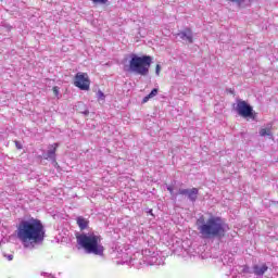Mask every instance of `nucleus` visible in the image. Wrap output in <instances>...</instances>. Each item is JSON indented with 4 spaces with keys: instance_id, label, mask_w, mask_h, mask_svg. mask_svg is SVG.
I'll list each match as a JSON object with an SVG mask.
<instances>
[{
    "instance_id": "393cba45",
    "label": "nucleus",
    "mask_w": 278,
    "mask_h": 278,
    "mask_svg": "<svg viewBox=\"0 0 278 278\" xmlns=\"http://www.w3.org/2000/svg\"><path fill=\"white\" fill-rule=\"evenodd\" d=\"M223 262H224V264H225V262H227V257H224Z\"/></svg>"
},
{
    "instance_id": "ddd939ff",
    "label": "nucleus",
    "mask_w": 278,
    "mask_h": 278,
    "mask_svg": "<svg viewBox=\"0 0 278 278\" xmlns=\"http://www.w3.org/2000/svg\"><path fill=\"white\" fill-rule=\"evenodd\" d=\"M121 257L122 260L117 261V264H127L128 266H134V263H131V260H134V254L129 257L127 253H123Z\"/></svg>"
},
{
    "instance_id": "f3484780",
    "label": "nucleus",
    "mask_w": 278,
    "mask_h": 278,
    "mask_svg": "<svg viewBox=\"0 0 278 278\" xmlns=\"http://www.w3.org/2000/svg\"><path fill=\"white\" fill-rule=\"evenodd\" d=\"M97 97L100 101H103L105 99V94L101 90L98 91Z\"/></svg>"
},
{
    "instance_id": "bb28decb",
    "label": "nucleus",
    "mask_w": 278,
    "mask_h": 278,
    "mask_svg": "<svg viewBox=\"0 0 278 278\" xmlns=\"http://www.w3.org/2000/svg\"><path fill=\"white\" fill-rule=\"evenodd\" d=\"M16 147H17V149H21V146H18V143H16Z\"/></svg>"
},
{
    "instance_id": "9d476101",
    "label": "nucleus",
    "mask_w": 278,
    "mask_h": 278,
    "mask_svg": "<svg viewBox=\"0 0 278 278\" xmlns=\"http://www.w3.org/2000/svg\"><path fill=\"white\" fill-rule=\"evenodd\" d=\"M59 143H53L48 147V151L43 154L45 160H50L51 162H55V152L58 151Z\"/></svg>"
},
{
    "instance_id": "4be33fe9",
    "label": "nucleus",
    "mask_w": 278,
    "mask_h": 278,
    "mask_svg": "<svg viewBox=\"0 0 278 278\" xmlns=\"http://www.w3.org/2000/svg\"><path fill=\"white\" fill-rule=\"evenodd\" d=\"M231 1L232 3H241L242 0H228Z\"/></svg>"
},
{
    "instance_id": "b1692460",
    "label": "nucleus",
    "mask_w": 278,
    "mask_h": 278,
    "mask_svg": "<svg viewBox=\"0 0 278 278\" xmlns=\"http://www.w3.org/2000/svg\"><path fill=\"white\" fill-rule=\"evenodd\" d=\"M84 114H85V116H87V114H89V112H88V111H85Z\"/></svg>"
},
{
    "instance_id": "2eb2a0df",
    "label": "nucleus",
    "mask_w": 278,
    "mask_h": 278,
    "mask_svg": "<svg viewBox=\"0 0 278 278\" xmlns=\"http://www.w3.org/2000/svg\"><path fill=\"white\" fill-rule=\"evenodd\" d=\"M271 125H268L266 128H261L260 130V136L264 137V136H271L273 132H271Z\"/></svg>"
},
{
    "instance_id": "dca6fc26",
    "label": "nucleus",
    "mask_w": 278,
    "mask_h": 278,
    "mask_svg": "<svg viewBox=\"0 0 278 278\" xmlns=\"http://www.w3.org/2000/svg\"><path fill=\"white\" fill-rule=\"evenodd\" d=\"M91 1L96 5H105V3H108V0H91Z\"/></svg>"
},
{
    "instance_id": "5701e85b",
    "label": "nucleus",
    "mask_w": 278,
    "mask_h": 278,
    "mask_svg": "<svg viewBox=\"0 0 278 278\" xmlns=\"http://www.w3.org/2000/svg\"><path fill=\"white\" fill-rule=\"evenodd\" d=\"M167 190H168V192H169L170 194H173V187L168 186V187H167Z\"/></svg>"
},
{
    "instance_id": "6ab92c4d",
    "label": "nucleus",
    "mask_w": 278,
    "mask_h": 278,
    "mask_svg": "<svg viewBox=\"0 0 278 278\" xmlns=\"http://www.w3.org/2000/svg\"><path fill=\"white\" fill-rule=\"evenodd\" d=\"M160 71H162V67L160 66V64H157L156 70H155V74L160 75Z\"/></svg>"
},
{
    "instance_id": "39448f33",
    "label": "nucleus",
    "mask_w": 278,
    "mask_h": 278,
    "mask_svg": "<svg viewBox=\"0 0 278 278\" xmlns=\"http://www.w3.org/2000/svg\"><path fill=\"white\" fill-rule=\"evenodd\" d=\"M151 64H153V58L149 55L139 56L138 54H130L128 71L135 75L147 77V75H149V68H151Z\"/></svg>"
},
{
    "instance_id": "cd10ccee",
    "label": "nucleus",
    "mask_w": 278,
    "mask_h": 278,
    "mask_svg": "<svg viewBox=\"0 0 278 278\" xmlns=\"http://www.w3.org/2000/svg\"><path fill=\"white\" fill-rule=\"evenodd\" d=\"M16 147H17V149H21V146H18V143H16Z\"/></svg>"
},
{
    "instance_id": "c85d7f7f",
    "label": "nucleus",
    "mask_w": 278,
    "mask_h": 278,
    "mask_svg": "<svg viewBox=\"0 0 278 278\" xmlns=\"http://www.w3.org/2000/svg\"><path fill=\"white\" fill-rule=\"evenodd\" d=\"M230 263H232L233 262V258H230V261H229Z\"/></svg>"
},
{
    "instance_id": "a878e982",
    "label": "nucleus",
    "mask_w": 278,
    "mask_h": 278,
    "mask_svg": "<svg viewBox=\"0 0 278 278\" xmlns=\"http://www.w3.org/2000/svg\"><path fill=\"white\" fill-rule=\"evenodd\" d=\"M16 147H17V149H21V146H18V143H16Z\"/></svg>"
},
{
    "instance_id": "7ed1b4c3",
    "label": "nucleus",
    "mask_w": 278,
    "mask_h": 278,
    "mask_svg": "<svg viewBox=\"0 0 278 278\" xmlns=\"http://www.w3.org/2000/svg\"><path fill=\"white\" fill-rule=\"evenodd\" d=\"M164 256L155 249H146L142 252H136L130 260L135 268H142V266H164Z\"/></svg>"
},
{
    "instance_id": "423d86ee",
    "label": "nucleus",
    "mask_w": 278,
    "mask_h": 278,
    "mask_svg": "<svg viewBox=\"0 0 278 278\" xmlns=\"http://www.w3.org/2000/svg\"><path fill=\"white\" fill-rule=\"evenodd\" d=\"M236 112L239 114V116H242L243 118H252V121H255V116L257 113L253 111V106L249 104L244 100H237V104L235 106Z\"/></svg>"
},
{
    "instance_id": "aec40b11",
    "label": "nucleus",
    "mask_w": 278,
    "mask_h": 278,
    "mask_svg": "<svg viewBox=\"0 0 278 278\" xmlns=\"http://www.w3.org/2000/svg\"><path fill=\"white\" fill-rule=\"evenodd\" d=\"M41 275H42L43 277L54 278L51 274H48V273H41Z\"/></svg>"
},
{
    "instance_id": "0eeeda50",
    "label": "nucleus",
    "mask_w": 278,
    "mask_h": 278,
    "mask_svg": "<svg viewBox=\"0 0 278 278\" xmlns=\"http://www.w3.org/2000/svg\"><path fill=\"white\" fill-rule=\"evenodd\" d=\"M244 275H255L256 278H263L268 273V265L266 263H256L252 268L243 267Z\"/></svg>"
},
{
    "instance_id": "9b49d317",
    "label": "nucleus",
    "mask_w": 278,
    "mask_h": 278,
    "mask_svg": "<svg viewBox=\"0 0 278 278\" xmlns=\"http://www.w3.org/2000/svg\"><path fill=\"white\" fill-rule=\"evenodd\" d=\"M177 37L180 38V40H184L185 42H193V35L192 30L190 28H186L185 30L177 34Z\"/></svg>"
},
{
    "instance_id": "a211bd4d",
    "label": "nucleus",
    "mask_w": 278,
    "mask_h": 278,
    "mask_svg": "<svg viewBox=\"0 0 278 278\" xmlns=\"http://www.w3.org/2000/svg\"><path fill=\"white\" fill-rule=\"evenodd\" d=\"M53 93L58 97V94H60V89L58 87H53Z\"/></svg>"
},
{
    "instance_id": "20e7f679",
    "label": "nucleus",
    "mask_w": 278,
    "mask_h": 278,
    "mask_svg": "<svg viewBox=\"0 0 278 278\" xmlns=\"http://www.w3.org/2000/svg\"><path fill=\"white\" fill-rule=\"evenodd\" d=\"M77 244L84 249L89 254L98 255L102 257L105 248L101 243V236L96 235L94 232H83L76 236Z\"/></svg>"
},
{
    "instance_id": "4468645a",
    "label": "nucleus",
    "mask_w": 278,
    "mask_h": 278,
    "mask_svg": "<svg viewBox=\"0 0 278 278\" xmlns=\"http://www.w3.org/2000/svg\"><path fill=\"white\" fill-rule=\"evenodd\" d=\"M157 92H159L157 88L152 89V91L143 98L142 103H148L149 99H153L154 97H157Z\"/></svg>"
},
{
    "instance_id": "1a4fd4ad",
    "label": "nucleus",
    "mask_w": 278,
    "mask_h": 278,
    "mask_svg": "<svg viewBox=\"0 0 278 278\" xmlns=\"http://www.w3.org/2000/svg\"><path fill=\"white\" fill-rule=\"evenodd\" d=\"M178 194H182L184 197H187L191 203H195L197 199H199V189H179Z\"/></svg>"
},
{
    "instance_id": "6e6552de",
    "label": "nucleus",
    "mask_w": 278,
    "mask_h": 278,
    "mask_svg": "<svg viewBox=\"0 0 278 278\" xmlns=\"http://www.w3.org/2000/svg\"><path fill=\"white\" fill-rule=\"evenodd\" d=\"M74 86L79 90H90V77L88 73L78 72L74 77Z\"/></svg>"
},
{
    "instance_id": "f8f14e48",
    "label": "nucleus",
    "mask_w": 278,
    "mask_h": 278,
    "mask_svg": "<svg viewBox=\"0 0 278 278\" xmlns=\"http://www.w3.org/2000/svg\"><path fill=\"white\" fill-rule=\"evenodd\" d=\"M76 223H77L80 231H84V229H88V225H90V222L83 216L77 217Z\"/></svg>"
},
{
    "instance_id": "f257e3e1",
    "label": "nucleus",
    "mask_w": 278,
    "mask_h": 278,
    "mask_svg": "<svg viewBox=\"0 0 278 278\" xmlns=\"http://www.w3.org/2000/svg\"><path fill=\"white\" fill-rule=\"evenodd\" d=\"M16 236L24 247L41 244L45 240V226L36 218L23 219L17 225Z\"/></svg>"
},
{
    "instance_id": "f03ea898",
    "label": "nucleus",
    "mask_w": 278,
    "mask_h": 278,
    "mask_svg": "<svg viewBox=\"0 0 278 278\" xmlns=\"http://www.w3.org/2000/svg\"><path fill=\"white\" fill-rule=\"evenodd\" d=\"M228 230L229 227L220 217L212 216L206 222L198 220V231H200L202 237L207 239L224 238Z\"/></svg>"
},
{
    "instance_id": "412c9836",
    "label": "nucleus",
    "mask_w": 278,
    "mask_h": 278,
    "mask_svg": "<svg viewBox=\"0 0 278 278\" xmlns=\"http://www.w3.org/2000/svg\"><path fill=\"white\" fill-rule=\"evenodd\" d=\"M7 258L9 260V262H12V261L14 260V255L9 254V255L7 256Z\"/></svg>"
}]
</instances>
